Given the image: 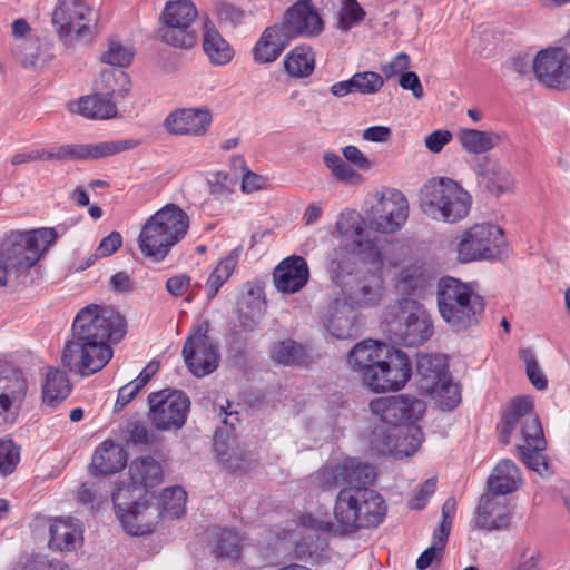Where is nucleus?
<instances>
[{
  "label": "nucleus",
  "mask_w": 570,
  "mask_h": 570,
  "mask_svg": "<svg viewBox=\"0 0 570 570\" xmlns=\"http://www.w3.org/2000/svg\"><path fill=\"white\" fill-rule=\"evenodd\" d=\"M417 373L432 385L448 375V361L444 355L422 354L416 361Z\"/></svg>",
  "instance_id": "3c124183"
},
{
  "label": "nucleus",
  "mask_w": 570,
  "mask_h": 570,
  "mask_svg": "<svg viewBox=\"0 0 570 570\" xmlns=\"http://www.w3.org/2000/svg\"><path fill=\"white\" fill-rule=\"evenodd\" d=\"M78 112L86 118L109 119L117 115V107L115 101L97 92L79 100Z\"/></svg>",
  "instance_id": "49530a36"
},
{
  "label": "nucleus",
  "mask_w": 570,
  "mask_h": 570,
  "mask_svg": "<svg viewBox=\"0 0 570 570\" xmlns=\"http://www.w3.org/2000/svg\"><path fill=\"white\" fill-rule=\"evenodd\" d=\"M134 55V49L131 47L124 46L117 39H110L108 41L107 49L101 55V61L107 65L122 68L130 65Z\"/></svg>",
  "instance_id": "13d9d810"
},
{
  "label": "nucleus",
  "mask_w": 570,
  "mask_h": 570,
  "mask_svg": "<svg viewBox=\"0 0 570 570\" xmlns=\"http://www.w3.org/2000/svg\"><path fill=\"white\" fill-rule=\"evenodd\" d=\"M187 493L181 487L166 488L158 498H155V504L160 507L161 517L171 519L180 518L186 511Z\"/></svg>",
  "instance_id": "de8ad7c7"
},
{
  "label": "nucleus",
  "mask_w": 570,
  "mask_h": 570,
  "mask_svg": "<svg viewBox=\"0 0 570 570\" xmlns=\"http://www.w3.org/2000/svg\"><path fill=\"white\" fill-rule=\"evenodd\" d=\"M212 124V115L208 109L183 108L170 112L164 120L165 129L177 136L204 135Z\"/></svg>",
  "instance_id": "bb28decb"
},
{
  "label": "nucleus",
  "mask_w": 570,
  "mask_h": 570,
  "mask_svg": "<svg viewBox=\"0 0 570 570\" xmlns=\"http://www.w3.org/2000/svg\"><path fill=\"white\" fill-rule=\"evenodd\" d=\"M176 244L177 243L171 240L166 233L159 230L148 220L142 226L138 237L140 252L155 262L164 261Z\"/></svg>",
  "instance_id": "c9c22d12"
},
{
  "label": "nucleus",
  "mask_w": 570,
  "mask_h": 570,
  "mask_svg": "<svg viewBox=\"0 0 570 570\" xmlns=\"http://www.w3.org/2000/svg\"><path fill=\"white\" fill-rule=\"evenodd\" d=\"M20 462V446L12 440L0 441V474H11Z\"/></svg>",
  "instance_id": "e2e57ef3"
},
{
  "label": "nucleus",
  "mask_w": 570,
  "mask_h": 570,
  "mask_svg": "<svg viewBox=\"0 0 570 570\" xmlns=\"http://www.w3.org/2000/svg\"><path fill=\"white\" fill-rule=\"evenodd\" d=\"M407 216L409 203L405 196L393 190L379 199L370 226L380 233H394L406 222Z\"/></svg>",
  "instance_id": "412c9836"
},
{
  "label": "nucleus",
  "mask_w": 570,
  "mask_h": 570,
  "mask_svg": "<svg viewBox=\"0 0 570 570\" xmlns=\"http://www.w3.org/2000/svg\"><path fill=\"white\" fill-rule=\"evenodd\" d=\"M306 356L304 346L293 340L277 342L271 351L272 360L285 366L301 365L305 362Z\"/></svg>",
  "instance_id": "864d4df0"
},
{
  "label": "nucleus",
  "mask_w": 570,
  "mask_h": 570,
  "mask_svg": "<svg viewBox=\"0 0 570 570\" xmlns=\"http://www.w3.org/2000/svg\"><path fill=\"white\" fill-rule=\"evenodd\" d=\"M203 48L209 61L216 66H224L234 57L232 46L223 38L210 21L205 23Z\"/></svg>",
  "instance_id": "4c0bfd02"
},
{
  "label": "nucleus",
  "mask_w": 570,
  "mask_h": 570,
  "mask_svg": "<svg viewBox=\"0 0 570 570\" xmlns=\"http://www.w3.org/2000/svg\"><path fill=\"white\" fill-rule=\"evenodd\" d=\"M475 514V525L491 532L509 528L512 509L507 498L485 493L480 498Z\"/></svg>",
  "instance_id": "a878e982"
},
{
  "label": "nucleus",
  "mask_w": 570,
  "mask_h": 570,
  "mask_svg": "<svg viewBox=\"0 0 570 570\" xmlns=\"http://www.w3.org/2000/svg\"><path fill=\"white\" fill-rule=\"evenodd\" d=\"M292 40L291 35L279 22L266 27L252 49L254 61L258 65L273 63Z\"/></svg>",
  "instance_id": "cd10ccee"
},
{
  "label": "nucleus",
  "mask_w": 570,
  "mask_h": 570,
  "mask_svg": "<svg viewBox=\"0 0 570 570\" xmlns=\"http://www.w3.org/2000/svg\"><path fill=\"white\" fill-rule=\"evenodd\" d=\"M71 392V384L65 371L59 368H49L46 375V382L42 386L43 402L49 406H56L66 400Z\"/></svg>",
  "instance_id": "79ce46f5"
},
{
  "label": "nucleus",
  "mask_w": 570,
  "mask_h": 570,
  "mask_svg": "<svg viewBox=\"0 0 570 570\" xmlns=\"http://www.w3.org/2000/svg\"><path fill=\"white\" fill-rule=\"evenodd\" d=\"M472 170L476 176L478 185L494 196L511 193L514 188V177L509 169L498 160L488 156L478 158Z\"/></svg>",
  "instance_id": "b1692460"
},
{
  "label": "nucleus",
  "mask_w": 570,
  "mask_h": 570,
  "mask_svg": "<svg viewBox=\"0 0 570 570\" xmlns=\"http://www.w3.org/2000/svg\"><path fill=\"white\" fill-rule=\"evenodd\" d=\"M461 147L469 154L481 155L501 144V136L492 130L461 128L456 134Z\"/></svg>",
  "instance_id": "e433bc0d"
},
{
  "label": "nucleus",
  "mask_w": 570,
  "mask_h": 570,
  "mask_svg": "<svg viewBox=\"0 0 570 570\" xmlns=\"http://www.w3.org/2000/svg\"><path fill=\"white\" fill-rule=\"evenodd\" d=\"M274 283L282 293H296L308 281L309 269L306 261L301 256H291L283 259L274 271Z\"/></svg>",
  "instance_id": "7c9ffc66"
},
{
  "label": "nucleus",
  "mask_w": 570,
  "mask_h": 570,
  "mask_svg": "<svg viewBox=\"0 0 570 570\" xmlns=\"http://www.w3.org/2000/svg\"><path fill=\"white\" fill-rule=\"evenodd\" d=\"M149 419L157 430L170 431L181 429L187 420L190 400L179 390H163L150 393Z\"/></svg>",
  "instance_id": "ddd939ff"
},
{
  "label": "nucleus",
  "mask_w": 570,
  "mask_h": 570,
  "mask_svg": "<svg viewBox=\"0 0 570 570\" xmlns=\"http://www.w3.org/2000/svg\"><path fill=\"white\" fill-rule=\"evenodd\" d=\"M376 478L375 469L357 459L347 458L340 463L325 466L317 472V480L323 490L348 485L347 488L367 487Z\"/></svg>",
  "instance_id": "dca6fc26"
},
{
  "label": "nucleus",
  "mask_w": 570,
  "mask_h": 570,
  "mask_svg": "<svg viewBox=\"0 0 570 570\" xmlns=\"http://www.w3.org/2000/svg\"><path fill=\"white\" fill-rule=\"evenodd\" d=\"M472 204L471 195L446 177L429 180L420 191V205L432 219L456 223L465 218Z\"/></svg>",
  "instance_id": "39448f33"
},
{
  "label": "nucleus",
  "mask_w": 570,
  "mask_h": 570,
  "mask_svg": "<svg viewBox=\"0 0 570 570\" xmlns=\"http://www.w3.org/2000/svg\"><path fill=\"white\" fill-rule=\"evenodd\" d=\"M197 13V8L190 0L169 1L163 11V20L164 23L193 27Z\"/></svg>",
  "instance_id": "603ef678"
},
{
  "label": "nucleus",
  "mask_w": 570,
  "mask_h": 570,
  "mask_svg": "<svg viewBox=\"0 0 570 570\" xmlns=\"http://www.w3.org/2000/svg\"><path fill=\"white\" fill-rule=\"evenodd\" d=\"M365 17V12L356 0H343L338 12V28L347 31L358 24Z\"/></svg>",
  "instance_id": "680f3d73"
},
{
  "label": "nucleus",
  "mask_w": 570,
  "mask_h": 570,
  "mask_svg": "<svg viewBox=\"0 0 570 570\" xmlns=\"http://www.w3.org/2000/svg\"><path fill=\"white\" fill-rule=\"evenodd\" d=\"M160 37L167 45L183 49L194 47L198 38L193 27L175 23H165L160 30Z\"/></svg>",
  "instance_id": "6e6d98bb"
},
{
  "label": "nucleus",
  "mask_w": 570,
  "mask_h": 570,
  "mask_svg": "<svg viewBox=\"0 0 570 570\" xmlns=\"http://www.w3.org/2000/svg\"><path fill=\"white\" fill-rule=\"evenodd\" d=\"M139 144L137 139H120L98 144L51 146L41 149V155L42 160L49 161L99 159L134 149Z\"/></svg>",
  "instance_id": "2eb2a0df"
},
{
  "label": "nucleus",
  "mask_w": 570,
  "mask_h": 570,
  "mask_svg": "<svg viewBox=\"0 0 570 570\" xmlns=\"http://www.w3.org/2000/svg\"><path fill=\"white\" fill-rule=\"evenodd\" d=\"M127 453L112 440H105L96 449L91 459V469L97 474H112L125 468Z\"/></svg>",
  "instance_id": "473e14b6"
},
{
  "label": "nucleus",
  "mask_w": 570,
  "mask_h": 570,
  "mask_svg": "<svg viewBox=\"0 0 570 570\" xmlns=\"http://www.w3.org/2000/svg\"><path fill=\"white\" fill-rule=\"evenodd\" d=\"M533 409L534 402L530 396H519L511 402L499 425L504 443L509 442L512 431L519 426V423L528 421V416L537 415Z\"/></svg>",
  "instance_id": "58836bf2"
},
{
  "label": "nucleus",
  "mask_w": 570,
  "mask_h": 570,
  "mask_svg": "<svg viewBox=\"0 0 570 570\" xmlns=\"http://www.w3.org/2000/svg\"><path fill=\"white\" fill-rule=\"evenodd\" d=\"M347 363L375 392L401 390L412 374L404 352L372 340L356 344L348 353Z\"/></svg>",
  "instance_id": "f257e3e1"
},
{
  "label": "nucleus",
  "mask_w": 570,
  "mask_h": 570,
  "mask_svg": "<svg viewBox=\"0 0 570 570\" xmlns=\"http://www.w3.org/2000/svg\"><path fill=\"white\" fill-rule=\"evenodd\" d=\"M27 382L16 368L0 364V425L14 416L27 394Z\"/></svg>",
  "instance_id": "4be33fe9"
},
{
  "label": "nucleus",
  "mask_w": 570,
  "mask_h": 570,
  "mask_svg": "<svg viewBox=\"0 0 570 570\" xmlns=\"http://www.w3.org/2000/svg\"><path fill=\"white\" fill-rule=\"evenodd\" d=\"M538 81L547 88L570 89V56L561 48L540 50L532 62Z\"/></svg>",
  "instance_id": "f3484780"
},
{
  "label": "nucleus",
  "mask_w": 570,
  "mask_h": 570,
  "mask_svg": "<svg viewBox=\"0 0 570 570\" xmlns=\"http://www.w3.org/2000/svg\"><path fill=\"white\" fill-rule=\"evenodd\" d=\"M213 552L218 559L237 560L242 552L238 533L228 529H219L216 532V542Z\"/></svg>",
  "instance_id": "5fc2aeb1"
},
{
  "label": "nucleus",
  "mask_w": 570,
  "mask_h": 570,
  "mask_svg": "<svg viewBox=\"0 0 570 570\" xmlns=\"http://www.w3.org/2000/svg\"><path fill=\"white\" fill-rule=\"evenodd\" d=\"M386 318L391 338L405 346H420L433 334L430 315L415 298H401L390 307Z\"/></svg>",
  "instance_id": "423d86ee"
},
{
  "label": "nucleus",
  "mask_w": 570,
  "mask_h": 570,
  "mask_svg": "<svg viewBox=\"0 0 570 570\" xmlns=\"http://www.w3.org/2000/svg\"><path fill=\"white\" fill-rule=\"evenodd\" d=\"M129 476L131 490H148L163 482V468L158 461L151 456H142L135 459L129 465ZM145 493L149 494L148 491Z\"/></svg>",
  "instance_id": "72a5a7b5"
},
{
  "label": "nucleus",
  "mask_w": 570,
  "mask_h": 570,
  "mask_svg": "<svg viewBox=\"0 0 570 570\" xmlns=\"http://www.w3.org/2000/svg\"><path fill=\"white\" fill-rule=\"evenodd\" d=\"M355 94H377L384 86V77L375 71H362L352 76Z\"/></svg>",
  "instance_id": "bf43d9fd"
},
{
  "label": "nucleus",
  "mask_w": 570,
  "mask_h": 570,
  "mask_svg": "<svg viewBox=\"0 0 570 570\" xmlns=\"http://www.w3.org/2000/svg\"><path fill=\"white\" fill-rule=\"evenodd\" d=\"M210 323L203 320L193 326L183 346V357L188 370L197 377L206 376L218 367L219 351L209 336Z\"/></svg>",
  "instance_id": "9b49d317"
},
{
  "label": "nucleus",
  "mask_w": 570,
  "mask_h": 570,
  "mask_svg": "<svg viewBox=\"0 0 570 570\" xmlns=\"http://www.w3.org/2000/svg\"><path fill=\"white\" fill-rule=\"evenodd\" d=\"M387 507L383 497L368 487L343 488L335 501L334 518L345 533L379 527Z\"/></svg>",
  "instance_id": "f03ea898"
},
{
  "label": "nucleus",
  "mask_w": 570,
  "mask_h": 570,
  "mask_svg": "<svg viewBox=\"0 0 570 570\" xmlns=\"http://www.w3.org/2000/svg\"><path fill=\"white\" fill-rule=\"evenodd\" d=\"M507 248L503 229L491 223L474 224L458 239L456 258L460 263L493 261Z\"/></svg>",
  "instance_id": "6e6552de"
},
{
  "label": "nucleus",
  "mask_w": 570,
  "mask_h": 570,
  "mask_svg": "<svg viewBox=\"0 0 570 570\" xmlns=\"http://www.w3.org/2000/svg\"><path fill=\"white\" fill-rule=\"evenodd\" d=\"M423 440L421 429L414 423L401 429L383 430L374 429L371 438V446L380 454H393L395 456L413 455Z\"/></svg>",
  "instance_id": "a211bd4d"
},
{
  "label": "nucleus",
  "mask_w": 570,
  "mask_h": 570,
  "mask_svg": "<svg viewBox=\"0 0 570 570\" xmlns=\"http://www.w3.org/2000/svg\"><path fill=\"white\" fill-rule=\"evenodd\" d=\"M238 313L242 326L246 330H253L265 312V299L253 289L248 291L238 302Z\"/></svg>",
  "instance_id": "8fccbe9b"
},
{
  "label": "nucleus",
  "mask_w": 570,
  "mask_h": 570,
  "mask_svg": "<svg viewBox=\"0 0 570 570\" xmlns=\"http://www.w3.org/2000/svg\"><path fill=\"white\" fill-rule=\"evenodd\" d=\"M51 23L63 40H90L94 37L95 13L87 0H57Z\"/></svg>",
  "instance_id": "9d476101"
},
{
  "label": "nucleus",
  "mask_w": 570,
  "mask_h": 570,
  "mask_svg": "<svg viewBox=\"0 0 570 570\" xmlns=\"http://www.w3.org/2000/svg\"><path fill=\"white\" fill-rule=\"evenodd\" d=\"M340 288L343 298L360 308L376 306L384 296V283L379 271H361Z\"/></svg>",
  "instance_id": "aec40b11"
},
{
  "label": "nucleus",
  "mask_w": 570,
  "mask_h": 570,
  "mask_svg": "<svg viewBox=\"0 0 570 570\" xmlns=\"http://www.w3.org/2000/svg\"><path fill=\"white\" fill-rule=\"evenodd\" d=\"M235 187L236 181L224 173H216L209 179V191L216 199L228 200Z\"/></svg>",
  "instance_id": "338daca9"
},
{
  "label": "nucleus",
  "mask_w": 570,
  "mask_h": 570,
  "mask_svg": "<svg viewBox=\"0 0 570 570\" xmlns=\"http://www.w3.org/2000/svg\"><path fill=\"white\" fill-rule=\"evenodd\" d=\"M293 39L298 36H317L323 30V21L312 0H298L289 7L279 22Z\"/></svg>",
  "instance_id": "5701e85b"
},
{
  "label": "nucleus",
  "mask_w": 570,
  "mask_h": 570,
  "mask_svg": "<svg viewBox=\"0 0 570 570\" xmlns=\"http://www.w3.org/2000/svg\"><path fill=\"white\" fill-rule=\"evenodd\" d=\"M177 244L186 236L189 228L188 215L177 205L167 204L148 219Z\"/></svg>",
  "instance_id": "2f4dec72"
},
{
  "label": "nucleus",
  "mask_w": 570,
  "mask_h": 570,
  "mask_svg": "<svg viewBox=\"0 0 570 570\" xmlns=\"http://www.w3.org/2000/svg\"><path fill=\"white\" fill-rule=\"evenodd\" d=\"M110 344L71 338L65 345L61 362L69 371L90 376L101 371L111 360L114 351Z\"/></svg>",
  "instance_id": "f8f14e48"
},
{
  "label": "nucleus",
  "mask_w": 570,
  "mask_h": 570,
  "mask_svg": "<svg viewBox=\"0 0 570 570\" xmlns=\"http://www.w3.org/2000/svg\"><path fill=\"white\" fill-rule=\"evenodd\" d=\"M126 440L135 445L154 446L158 436L141 422H129L126 428Z\"/></svg>",
  "instance_id": "052dcab7"
},
{
  "label": "nucleus",
  "mask_w": 570,
  "mask_h": 570,
  "mask_svg": "<svg viewBox=\"0 0 570 570\" xmlns=\"http://www.w3.org/2000/svg\"><path fill=\"white\" fill-rule=\"evenodd\" d=\"M438 307L442 318L456 333L479 325L485 309L484 298L453 277H443L438 286Z\"/></svg>",
  "instance_id": "7ed1b4c3"
},
{
  "label": "nucleus",
  "mask_w": 570,
  "mask_h": 570,
  "mask_svg": "<svg viewBox=\"0 0 570 570\" xmlns=\"http://www.w3.org/2000/svg\"><path fill=\"white\" fill-rule=\"evenodd\" d=\"M314 55L309 47L297 46L284 58L285 71L295 78L308 77L314 70Z\"/></svg>",
  "instance_id": "c03bdc74"
},
{
  "label": "nucleus",
  "mask_w": 570,
  "mask_h": 570,
  "mask_svg": "<svg viewBox=\"0 0 570 570\" xmlns=\"http://www.w3.org/2000/svg\"><path fill=\"white\" fill-rule=\"evenodd\" d=\"M11 52L23 68L43 67L52 59V55L46 46L33 41H30L26 46L14 43L11 48Z\"/></svg>",
  "instance_id": "09e8293b"
},
{
  "label": "nucleus",
  "mask_w": 570,
  "mask_h": 570,
  "mask_svg": "<svg viewBox=\"0 0 570 570\" xmlns=\"http://www.w3.org/2000/svg\"><path fill=\"white\" fill-rule=\"evenodd\" d=\"M521 360L523 361L527 370V375L531 382V384L537 390H546L548 385L547 377L542 370L540 368L535 355L531 350L521 351Z\"/></svg>",
  "instance_id": "0e129e2a"
},
{
  "label": "nucleus",
  "mask_w": 570,
  "mask_h": 570,
  "mask_svg": "<svg viewBox=\"0 0 570 570\" xmlns=\"http://www.w3.org/2000/svg\"><path fill=\"white\" fill-rule=\"evenodd\" d=\"M426 281L425 268L419 264H411L399 272L394 288L403 296L402 298H415L424 291Z\"/></svg>",
  "instance_id": "ea45409f"
},
{
  "label": "nucleus",
  "mask_w": 570,
  "mask_h": 570,
  "mask_svg": "<svg viewBox=\"0 0 570 570\" xmlns=\"http://www.w3.org/2000/svg\"><path fill=\"white\" fill-rule=\"evenodd\" d=\"M96 88L100 95L115 101L117 98H124L130 90V79L121 70L102 71Z\"/></svg>",
  "instance_id": "37998d69"
},
{
  "label": "nucleus",
  "mask_w": 570,
  "mask_h": 570,
  "mask_svg": "<svg viewBox=\"0 0 570 570\" xmlns=\"http://www.w3.org/2000/svg\"><path fill=\"white\" fill-rule=\"evenodd\" d=\"M544 450H537L532 446H518L519 458L530 470L540 475H544L549 471L544 455Z\"/></svg>",
  "instance_id": "69168bd1"
},
{
  "label": "nucleus",
  "mask_w": 570,
  "mask_h": 570,
  "mask_svg": "<svg viewBox=\"0 0 570 570\" xmlns=\"http://www.w3.org/2000/svg\"><path fill=\"white\" fill-rule=\"evenodd\" d=\"M23 570H70L69 566L62 560L49 559L45 556H38L28 560Z\"/></svg>",
  "instance_id": "774afa93"
},
{
  "label": "nucleus",
  "mask_w": 570,
  "mask_h": 570,
  "mask_svg": "<svg viewBox=\"0 0 570 570\" xmlns=\"http://www.w3.org/2000/svg\"><path fill=\"white\" fill-rule=\"evenodd\" d=\"M325 328L338 340L352 337L357 332L354 306L345 298H335L322 316Z\"/></svg>",
  "instance_id": "c756f323"
},
{
  "label": "nucleus",
  "mask_w": 570,
  "mask_h": 570,
  "mask_svg": "<svg viewBox=\"0 0 570 570\" xmlns=\"http://www.w3.org/2000/svg\"><path fill=\"white\" fill-rule=\"evenodd\" d=\"M129 487H118L112 492L115 512L124 530L132 535L151 533L161 518L160 507L155 504L154 494H144L137 501L127 504Z\"/></svg>",
  "instance_id": "1a4fd4ad"
},
{
  "label": "nucleus",
  "mask_w": 570,
  "mask_h": 570,
  "mask_svg": "<svg viewBox=\"0 0 570 570\" xmlns=\"http://www.w3.org/2000/svg\"><path fill=\"white\" fill-rule=\"evenodd\" d=\"M425 389L430 391L438 407L442 411H452L461 402L460 386L453 383L449 375L432 385H425Z\"/></svg>",
  "instance_id": "a18cd8bd"
},
{
  "label": "nucleus",
  "mask_w": 570,
  "mask_h": 570,
  "mask_svg": "<svg viewBox=\"0 0 570 570\" xmlns=\"http://www.w3.org/2000/svg\"><path fill=\"white\" fill-rule=\"evenodd\" d=\"M59 233L55 227H41L29 232H12L1 244V263L8 271V278H26L29 269L57 242Z\"/></svg>",
  "instance_id": "20e7f679"
},
{
  "label": "nucleus",
  "mask_w": 570,
  "mask_h": 570,
  "mask_svg": "<svg viewBox=\"0 0 570 570\" xmlns=\"http://www.w3.org/2000/svg\"><path fill=\"white\" fill-rule=\"evenodd\" d=\"M523 444L520 446H532L537 450H546L547 442L543 435V429L538 415L528 416V421L519 423Z\"/></svg>",
  "instance_id": "4d7b16f0"
},
{
  "label": "nucleus",
  "mask_w": 570,
  "mask_h": 570,
  "mask_svg": "<svg viewBox=\"0 0 570 570\" xmlns=\"http://www.w3.org/2000/svg\"><path fill=\"white\" fill-rule=\"evenodd\" d=\"M335 227L342 238L341 244L358 248L379 266L383 264L382 250L376 240L368 238L365 234V222L357 210L343 209L337 217Z\"/></svg>",
  "instance_id": "6ab92c4d"
},
{
  "label": "nucleus",
  "mask_w": 570,
  "mask_h": 570,
  "mask_svg": "<svg viewBox=\"0 0 570 570\" xmlns=\"http://www.w3.org/2000/svg\"><path fill=\"white\" fill-rule=\"evenodd\" d=\"M83 543V524L76 518H55L49 525L48 546L53 551L71 552Z\"/></svg>",
  "instance_id": "c85d7f7f"
},
{
  "label": "nucleus",
  "mask_w": 570,
  "mask_h": 570,
  "mask_svg": "<svg viewBox=\"0 0 570 570\" xmlns=\"http://www.w3.org/2000/svg\"><path fill=\"white\" fill-rule=\"evenodd\" d=\"M356 258L374 265L365 253L350 245L340 244L327 255L326 271L336 286L342 287L360 272L356 266ZM375 266L381 269L382 264L380 266L375 264Z\"/></svg>",
  "instance_id": "393cba45"
},
{
  "label": "nucleus",
  "mask_w": 570,
  "mask_h": 570,
  "mask_svg": "<svg viewBox=\"0 0 570 570\" xmlns=\"http://www.w3.org/2000/svg\"><path fill=\"white\" fill-rule=\"evenodd\" d=\"M126 320L110 308L88 305L81 308L72 324V340L118 343L126 333Z\"/></svg>",
  "instance_id": "0eeeda50"
},
{
  "label": "nucleus",
  "mask_w": 570,
  "mask_h": 570,
  "mask_svg": "<svg viewBox=\"0 0 570 570\" xmlns=\"http://www.w3.org/2000/svg\"><path fill=\"white\" fill-rule=\"evenodd\" d=\"M240 252V248H235L229 252L218 262L214 271L209 274L206 281V293L208 301H212L218 294L222 286L233 275L235 268L238 265Z\"/></svg>",
  "instance_id": "a19ab883"
},
{
  "label": "nucleus",
  "mask_w": 570,
  "mask_h": 570,
  "mask_svg": "<svg viewBox=\"0 0 570 570\" xmlns=\"http://www.w3.org/2000/svg\"><path fill=\"white\" fill-rule=\"evenodd\" d=\"M425 409L422 400L411 395L380 396L370 403L371 412L389 425L375 429L389 431L415 423L423 416Z\"/></svg>",
  "instance_id": "4468645a"
},
{
  "label": "nucleus",
  "mask_w": 570,
  "mask_h": 570,
  "mask_svg": "<svg viewBox=\"0 0 570 570\" xmlns=\"http://www.w3.org/2000/svg\"><path fill=\"white\" fill-rule=\"evenodd\" d=\"M522 483L520 471L510 459L501 460L488 478L490 494L503 497L519 489Z\"/></svg>",
  "instance_id": "f704fd0d"
}]
</instances>
